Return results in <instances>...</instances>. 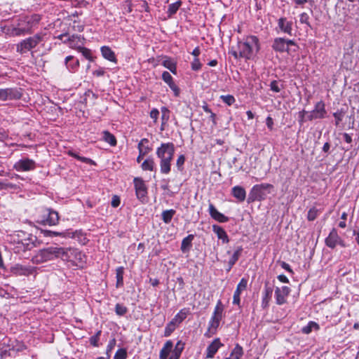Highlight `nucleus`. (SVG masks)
Wrapping results in <instances>:
<instances>
[{
	"label": "nucleus",
	"mask_w": 359,
	"mask_h": 359,
	"mask_svg": "<svg viewBox=\"0 0 359 359\" xmlns=\"http://www.w3.org/2000/svg\"><path fill=\"white\" fill-rule=\"evenodd\" d=\"M74 251L72 248L50 246L39 250L32 257V262L39 264L57 258L67 261L70 258L69 254H72Z\"/></svg>",
	"instance_id": "nucleus-1"
},
{
	"label": "nucleus",
	"mask_w": 359,
	"mask_h": 359,
	"mask_svg": "<svg viewBox=\"0 0 359 359\" xmlns=\"http://www.w3.org/2000/svg\"><path fill=\"white\" fill-rule=\"evenodd\" d=\"M174 154L175 146L172 142L162 143L156 149V154L160 160V170L162 174L168 175L170 173Z\"/></svg>",
	"instance_id": "nucleus-2"
},
{
	"label": "nucleus",
	"mask_w": 359,
	"mask_h": 359,
	"mask_svg": "<svg viewBox=\"0 0 359 359\" xmlns=\"http://www.w3.org/2000/svg\"><path fill=\"white\" fill-rule=\"evenodd\" d=\"M41 20V15L38 14L25 16L21 18L17 26L12 29L11 34L15 36L30 34L37 27Z\"/></svg>",
	"instance_id": "nucleus-3"
},
{
	"label": "nucleus",
	"mask_w": 359,
	"mask_h": 359,
	"mask_svg": "<svg viewBox=\"0 0 359 359\" xmlns=\"http://www.w3.org/2000/svg\"><path fill=\"white\" fill-rule=\"evenodd\" d=\"M238 48L241 57L250 60L259 50V39L256 36H248L243 41H238Z\"/></svg>",
	"instance_id": "nucleus-4"
},
{
	"label": "nucleus",
	"mask_w": 359,
	"mask_h": 359,
	"mask_svg": "<svg viewBox=\"0 0 359 359\" xmlns=\"http://www.w3.org/2000/svg\"><path fill=\"white\" fill-rule=\"evenodd\" d=\"M45 34L37 33L32 36H29L22 40L16 46V50L21 55L27 53L36 48L41 41L43 40Z\"/></svg>",
	"instance_id": "nucleus-5"
},
{
	"label": "nucleus",
	"mask_w": 359,
	"mask_h": 359,
	"mask_svg": "<svg viewBox=\"0 0 359 359\" xmlns=\"http://www.w3.org/2000/svg\"><path fill=\"white\" fill-rule=\"evenodd\" d=\"M272 48L276 52H287L289 53L291 50L296 52L298 49V46L293 40L286 39L283 37H277L273 40Z\"/></svg>",
	"instance_id": "nucleus-6"
},
{
	"label": "nucleus",
	"mask_w": 359,
	"mask_h": 359,
	"mask_svg": "<svg viewBox=\"0 0 359 359\" xmlns=\"http://www.w3.org/2000/svg\"><path fill=\"white\" fill-rule=\"evenodd\" d=\"M301 114H302L301 116V119L299 120L300 122H302L304 121V114H308L307 119L309 121H313L314 119H321L325 118L327 111L325 109V103L323 101L318 102L314 107V109L308 112L305 110H303Z\"/></svg>",
	"instance_id": "nucleus-7"
},
{
	"label": "nucleus",
	"mask_w": 359,
	"mask_h": 359,
	"mask_svg": "<svg viewBox=\"0 0 359 359\" xmlns=\"http://www.w3.org/2000/svg\"><path fill=\"white\" fill-rule=\"evenodd\" d=\"M22 93L20 88H8L0 89V100L2 101L19 100Z\"/></svg>",
	"instance_id": "nucleus-8"
},
{
	"label": "nucleus",
	"mask_w": 359,
	"mask_h": 359,
	"mask_svg": "<svg viewBox=\"0 0 359 359\" xmlns=\"http://www.w3.org/2000/svg\"><path fill=\"white\" fill-rule=\"evenodd\" d=\"M36 168V162L28 158L20 159L13 165V168L18 172H27L35 170Z\"/></svg>",
	"instance_id": "nucleus-9"
},
{
	"label": "nucleus",
	"mask_w": 359,
	"mask_h": 359,
	"mask_svg": "<svg viewBox=\"0 0 359 359\" xmlns=\"http://www.w3.org/2000/svg\"><path fill=\"white\" fill-rule=\"evenodd\" d=\"M290 291V287L287 286L276 287L275 289L276 303L278 305H283L285 304Z\"/></svg>",
	"instance_id": "nucleus-10"
},
{
	"label": "nucleus",
	"mask_w": 359,
	"mask_h": 359,
	"mask_svg": "<svg viewBox=\"0 0 359 359\" xmlns=\"http://www.w3.org/2000/svg\"><path fill=\"white\" fill-rule=\"evenodd\" d=\"M133 182L137 198L143 201L147 194V189L144 182L140 177H135Z\"/></svg>",
	"instance_id": "nucleus-11"
},
{
	"label": "nucleus",
	"mask_w": 359,
	"mask_h": 359,
	"mask_svg": "<svg viewBox=\"0 0 359 359\" xmlns=\"http://www.w3.org/2000/svg\"><path fill=\"white\" fill-rule=\"evenodd\" d=\"M59 221V215L57 212L48 209L43 215L41 222L44 225L53 226L56 225Z\"/></svg>",
	"instance_id": "nucleus-12"
},
{
	"label": "nucleus",
	"mask_w": 359,
	"mask_h": 359,
	"mask_svg": "<svg viewBox=\"0 0 359 359\" xmlns=\"http://www.w3.org/2000/svg\"><path fill=\"white\" fill-rule=\"evenodd\" d=\"M11 271L15 276H27L33 273L34 269L32 266H27L18 264L11 268Z\"/></svg>",
	"instance_id": "nucleus-13"
},
{
	"label": "nucleus",
	"mask_w": 359,
	"mask_h": 359,
	"mask_svg": "<svg viewBox=\"0 0 359 359\" xmlns=\"http://www.w3.org/2000/svg\"><path fill=\"white\" fill-rule=\"evenodd\" d=\"M265 196L266 194L261 191L259 187L255 185L250 191L248 202L251 203L255 201H262L265 198Z\"/></svg>",
	"instance_id": "nucleus-14"
},
{
	"label": "nucleus",
	"mask_w": 359,
	"mask_h": 359,
	"mask_svg": "<svg viewBox=\"0 0 359 359\" xmlns=\"http://www.w3.org/2000/svg\"><path fill=\"white\" fill-rule=\"evenodd\" d=\"M36 236L29 235L27 238H25L20 242H18V246H17V248L22 249L23 251L31 250L32 248L36 247Z\"/></svg>",
	"instance_id": "nucleus-15"
},
{
	"label": "nucleus",
	"mask_w": 359,
	"mask_h": 359,
	"mask_svg": "<svg viewBox=\"0 0 359 359\" xmlns=\"http://www.w3.org/2000/svg\"><path fill=\"white\" fill-rule=\"evenodd\" d=\"M248 285V280L245 278H242L239 283L237 285V287L234 292L233 297V304L239 305L241 302L240 295L242 291L245 290L247 288Z\"/></svg>",
	"instance_id": "nucleus-16"
},
{
	"label": "nucleus",
	"mask_w": 359,
	"mask_h": 359,
	"mask_svg": "<svg viewBox=\"0 0 359 359\" xmlns=\"http://www.w3.org/2000/svg\"><path fill=\"white\" fill-rule=\"evenodd\" d=\"M208 212L210 217L219 222H227L229 217L219 212L212 203L209 204Z\"/></svg>",
	"instance_id": "nucleus-17"
},
{
	"label": "nucleus",
	"mask_w": 359,
	"mask_h": 359,
	"mask_svg": "<svg viewBox=\"0 0 359 359\" xmlns=\"http://www.w3.org/2000/svg\"><path fill=\"white\" fill-rule=\"evenodd\" d=\"M339 238V236L337 233V230L335 228H333L325 240V245L331 249L335 248L337 245V241Z\"/></svg>",
	"instance_id": "nucleus-18"
},
{
	"label": "nucleus",
	"mask_w": 359,
	"mask_h": 359,
	"mask_svg": "<svg viewBox=\"0 0 359 359\" xmlns=\"http://www.w3.org/2000/svg\"><path fill=\"white\" fill-rule=\"evenodd\" d=\"M278 26L283 33L292 35V22L288 21L286 18H280L278 20Z\"/></svg>",
	"instance_id": "nucleus-19"
},
{
	"label": "nucleus",
	"mask_w": 359,
	"mask_h": 359,
	"mask_svg": "<svg viewBox=\"0 0 359 359\" xmlns=\"http://www.w3.org/2000/svg\"><path fill=\"white\" fill-rule=\"evenodd\" d=\"M84 41V37L81 35L72 34L68 36L69 48L75 50H77L81 45H83Z\"/></svg>",
	"instance_id": "nucleus-20"
},
{
	"label": "nucleus",
	"mask_w": 359,
	"mask_h": 359,
	"mask_svg": "<svg viewBox=\"0 0 359 359\" xmlns=\"http://www.w3.org/2000/svg\"><path fill=\"white\" fill-rule=\"evenodd\" d=\"M222 346L219 338L213 340V341L207 347L206 358H212L215 356L219 348Z\"/></svg>",
	"instance_id": "nucleus-21"
},
{
	"label": "nucleus",
	"mask_w": 359,
	"mask_h": 359,
	"mask_svg": "<svg viewBox=\"0 0 359 359\" xmlns=\"http://www.w3.org/2000/svg\"><path fill=\"white\" fill-rule=\"evenodd\" d=\"M222 319L211 317L209 323L208 328L207 332L205 333V336L207 337H210L213 334H215L217 332V327L219 325L220 321Z\"/></svg>",
	"instance_id": "nucleus-22"
},
{
	"label": "nucleus",
	"mask_w": 359,
	"mask_h": 359,
	"mask_svg": "<svg viewBox=\"0 0 359 359\" xmlns=\"http://www.w3.org/2000/svg\"><path fill=\"white\" fill-rule=\"evenodd\" d=\"M273 293V287L269 286L268 283L264 285L263 291V297L262 300V306L265 309L269 306V302L271 300Z\"/></svg>",
	"instance_id": "nucleus-23"
},
{
	"label": "nucleus",
	"mask_w": 359,
	"mask_h": 359,
	"mask_svg": "<svg viewBox=\"0 0 359 359\" xmlns=\"http://www.w3.org/2000/svg\"><path fill=\"white\" fill-rule=\"evenodd\" d=\"M162 79L166 83L172 90L175 92L176 96L179 94V88L173 81V79L168 72H163L162 74Z\"/></svg>",
	"instance_id": "nucleus-24"
},
{
	"label": "nucleus",
	"mask_w": 359,
	"mask_h": 359,
	"mask_svg": "<svg viewBox=\"0 0 359 359\" xmlns=\"http://www.w3.org/2000/svg\"><path fill=\"white\" fill-rule=\"evenodd\" d=\"M100 51H101L102 57L104 59H106L110 62L117 63V59L116 57L115 53L111 50V48H109V46H104L101 47Z\"/></svg>",
	"instance_id": "nucleus-25"
},
{
	"label": "nucleus",
	"mask_w": 359,
	"mask_h": 359,
	"mask_svg": "<svg viewBox=\"0 0 359 359\" xmlns=\"http://www.w3.org/2000/svg\"><path fill=\"white\" fill-rule=\"evenodd\" d=\"M212 231L217 234V238L222 240L223 243H228L229 242V236L222 226L214 224L212 226Z\"/></svg>",
	"instance_id": "nucleus-26"
},
{
	"label": "nucleus",
	"mask_w": 359,
	"mask_h": 359,
	"mask_svg": "<svg viewBox=\"0 0 359 359\" xmlns=\"http://www.w3.org/2000/svg\"><path fill=\"white\" fill-rule=\"evenodd\" d=\"M231 194L238 201L243 202L246 198V191L245 189L241 186H235L231 189Z\"/></svg>",
	"instance_id": "nucleus-27"
},
{
	"label": "nucleus",
	"mask_w": 359,
	"mask_h": 359,
	"mask_svg": "<svg viewBox=\"0 0 359 359\" xmlns=\"http://www.w3.org/2000/svg\"><path fill=\"white\" fill-rule=\"evenodd\" d=\"M65 65L69 71L76 72L79 67V61L75 59L74 56L69 55L65 60Z\"/></svg>",
	"instance_id": "nucleus-28"
},
{
	"label": "nucleus",
	"mask_w": 359,
	"mask_h": 359,
	"mask_svg": "<svg viewBox=\"0 0 359 359\" xmlns=\"http://www.w3.org/2000/svg\"><path fill=\"white\" fill-rule=\"evenodd\" d=\"M194 238V235L189 234L184 238H183L182 243H181V250L182 252H189L191 246H192V241Z\"/></svg>",
	"instance_id": "nucleus-29"
},
{
	"label": "nucleus",
	"mask_w": 359,
	"mask_h": 359,
	"mask_svg": "<svg viewBox=\"0 0 359 359\" xmlns=\"http://www.w3.org/2000/svg\"><path fill=\"white\" fill-rule=\"evenodd\" d=\"M173 344L170 340L167 341L163 347L160 351L159 358L160 359H167L170 353L172 351Z\"/></svg>",
	"instance_id": "nucleus-30"
},
{
	"label": "nucleus",
	"mask_w": 359,
	"mask_h": 359,
	"mask_svg": "<svg viewBox=\"0 0 359 359\" xmlns=\"http://www.w3.org/2000/svg\"><path fill=\"white\" fill-rule=\"evenodd\" d=\"M184 344L182 343L181 341H179L176 344L174 350L172 351V354L170 356L169 359H179L184 349Z\"/></svg>",
	"instance_id": "nucleus-31"
},
{
	"label": "nucleus",
	"mask_w": 359,
	"mask_h": 359,
	"mask_svg": "<svg viewBox=\"0 0 359 359\" xmlns=\"http://www.w3.org/2000/svg\"><path fill=\"white\" fill-rule=\"evenodd\" d=\"M243 355V348L237 344L233 349L231 351L229 357L225 359H241Z\"/></svg>",
	"instance_id": "nucleus-32"
},
{
	"label": "nucleus",
	"mask_w": 359,
	"mask_h": 359,
	"mask_svg": "<svg viewBox=\"0 0 359 359\" xmlns=\"http://www.w3.org/2000/svg\"><path fill=\"white\" fill-rule=\"evenodd\" d=\"M243 248L242 246H238L233 253L232 256L229 259L228 262V265H230V268H232L234 264L236 263V262L238 260L239 257H241L242 252H243Z\"/></svg>",
	"instance_id": "nucleus-33"
},
{
	"label": "nucleus",
	"mask_w": 359,
	"mask_h": 359,
	"mask_svg": "<svg viewBox=\"0 0 359 359\" xmlns=\"http://www.w3.org/2000/svg\"><path fill=\"white\" fill-rule=\"evenodd\" d=\"M189 313V309H182L175 316L172 320L177 324H180L187 317Z\"/></svg>",
	"instance_id": "nucleus-34"
},
{
	"label": "nucleus",
	"mask_w": 359,
	"mask_h": 359,
	"mask_svg": "<svg viewBox=\"0 0 359 359\" xmlns=\"http://www.w3.org/2000/svg\"><path fill=\"white\" fill-rule=\"evenodd\" d=\"M224 311V305L219 299L217 301L215 308L214 309L212 317L222 319Z\"/></svg>",
	"instance_id": "nucleus-35"
},
{
	"label": "nucleus",
	"mask_w": 359,
	"mask_h": 359,
	"mask_svg": "<svg viewBox=\"0 0 359 359\" xmlns=\"http://www.w3.org/2000/svg\"><path fill=\"white\" fill-rule=\"evenodd\" d=\"M176 213V211L173 209L170 210H166L163 211L161 214V218L164 223L169 224L175 214Z\"/></svg>",
	"instance_id": "nucleus-36"
},
{
	"label": "nucleus",
	"mask_w": 359,
	"mask_h": 359,
	"mask_svg": "<svg viewBox=\"0 0 359 359\" xmlns=\"http://www.w3.org/2000/svg\"><path fill=\"white\" fill-rule=\"evenodd\" d=\"M182 1L178 0L176 2L171 4L168 6L167 13L168 17H171L175 15L177 11L179 10L180 7L182 6Z\"/></svg>",
	"instance_id": "nucleus-37"
},
{
	"label": "nucleus",
	"mask_w": 359,
	"mask_h": 359,
	"mask_svg": "<svg viewBox=\"0 0 359 359\" xmlns=\"http://www.w3.org/2000/svg\"><path fill=\"white\" fill-rule=\"evenodd\" d=\"M142 170L153 171L155 168V163L154 158L149 157L144 161L141 165Z\"/></svg>",
	"instance_id": "nucleus-38"
},
{
	"label": "nucleus",
	"mask_w": 359,
	"mask_h": 359,
	"mask_svg": "<svg viewBox=\"0 0 359 359\" xmlns=\"http://www.w3.org/2000/svg\"><path fill=\"white\" fill-rule=\"evenodd\" d=\"M123 268L118 267L116 270V287H120L123 285Z\"/></svg>",
	"instance_id": "nucleus-39"
},
{
	"label": "nucleus",
	"mask_w": 359,
	"mask_h": 359,
	"mask_svg": "<svg viewBox=\"0 0 359 359\" xmlns=\"http://www.w3.org/2000/svg\"><path fill=\"white\" fill-rule=\"evenodd\" d=\"M103 139L106 142L109 143L111 146L116 145L117 142L115 136L107 130H104L103 132Z\"/></svg>",
	"instance_id": "nucleus-40"
},
{
	"label": "nucleus",
	"mask_w": 359,
	"mask_h": 359,
	"mask_svg": "<svg viewBox=\"0 0 359 359\" xmlns=\"http://www.w3.org/2000/svg\"><path fill=\"white\" fill-rule=\"evenodd\" d=\"M162 65L163 67L169 69L172 74H177L176 64L170 59H166L163 61Z\"/></svg>",
	"instance_id": "nucleus-41"
},
{
	"label": "nucleus",
	"mask_w": 359,
	"mask_h": 359,
	"mask_svg": "<svg viewBox=\"0 0 359 359\" xmlns=\"http://www.w3.org/2000/svg\"><path fill=\"white\" fill-rule=\"evenodd\" d=\"M68 154L83 163H88V164H95L94 161L92 159L86 158V157L81 156L74 151H69Z\"/></svg>",
	"instance_id": "nucleus-42"
},
{
	"label": "nucleus",
	"mask_w": 359,
	"mask_h": 359,
	"mask_svg": "<svg viewBox=\"0 0 359 359\" xmlns=\"http://www.w3.org/2000/svg\"><path fill=\"white\" fill-rule=\"evenodd\" d=\"M76 50L81 53L82 55L89 61H93V57L92 56V53L90 49L85 48L81 45Z\"/></svg>",
	"instance_id": "nucleus-43"
},
{
	"label": "nucleus",
	"mask_w": 359,
	"mask_h": 359,
	"mask_svg": "<svg viewBox=\"0 0 359 359\" xmlns=\"http://www.w3.org/2000/svg\"><path fill=\"white\" fill-rule=\"evenodd\" d=\"M176 323H175L172 320L167 324L165 327L164 336L169 337L174 332L176 327Z\"/></svg>",
	"instance_id": "nucleus-44"
},
{
	"label": "nucleus",
	"mask_w": 359,
	"mask_h": 359,
	"mask_svg": "<svg viewBox=\"0 0 359 359\" xmlns=\"http://www.w3.org/2000/svg\"><path fill=\"white\" fill-rule=\"evenodd\" d=\"M320 211L315 207L311 208L307 214V219L309 221L315 220L318 216Z\"/></svg>",
	"instance_id": "nucleus-45"
},
{
	"label": "nucleus",
	"mask_w": 359,
	"mask_h": 359,
	"mask_svg": "<svg viewBox=\"0 0 359 359\" xmlns=\"http://www.w3.org/2000/svg\"><path fill=\"white\" fill-rule=\"evenodd\" d=\"M313 327L318 329L319 327L316 323L313 321H310L307 325L302 327V331L304 334H309L310 332H311Z\"/></svg>",
	"instance_id": "nucleus-46"
},
{
	"label": "nucleus",
	"mask_w": 359,
	"mask_h": 359,
	"mask_svg": "<svg viewBox=\"0 0 359 359\" xmlns=\"http://www.w3.org/2000/svg\"><path fill=\"white\" fill-rule=\"evenodd\" d=\"M345 114V111L343 109L340 110H337L336 112L333 114V116L335 118V125L339 126V123L342 121L344 116Z\"/></svg>",
	"instance_id": "nucleus-47"
},
{
	"label": "nucleus",
	"mask_w": 359,
	"mask_h": 359,
	"mask_svg": "<svg viewBox=\"0 0 359 359\" xmlns=\"http://www.w3.org/2000/svg\"><path fill=\"white\" fill-rule=\"evenodd\" d=\"M115 312L118 316H124L128 312V309L123 304H116L115 306Z\"/></svg>",
	"instance_id": "nucleus-48"
},
{
	"label": "nucleus",
	"mask_w": 359,
	"mask_h": 359,
	"mask_svg": "<svg viewBox=\"0 0 359 359\" xmlns=\"http://www.w3.org/2000/svg\"><path fill=\"white\" fill-rule=\"evenodd\" d=\"M72 28L73 31H74V32H82L84 29V24L81 23L80 21L74 20Z\"/></svg>",
	"instance_id": "nucleus-49"
},
{
	"label": "nucleus",
	"mask_w": 359,
	"mask_h": 359,
	"mask_svg": "<svg viewBox=\"0 0 359 359\" xmlns=\"http://www.w3.org/2000/svg\"><path fill=\"white\" fill-rule=\"evenodd\" d=\"M127 351L125 348H119L116 351L114 359H126Z\"/></svg>",
	"instance_id": "nucleus-50"
},
{
	"label": "nucleus",
	"mask_w": 359,
	"mask_h": 359,
	"mask_svg": "<svg viewBox=\"0 0 359 359\" xmlns=\"http://www.w3.org/2000/svg\"><path fill=\"white\" fill-rule=\"evenodd\" d=\"M220 99L229 106L233 104L236 101L234 97L231 95H221Z\"/></svg>",
	"instance_id": "nucleus-51"
},
{
	"label": "nucleus",
	"mask_w": 359,
	"mask_h": 359,
	"mask_svg": "<svg viewBox=\"0 0 359 359\" xmlns=\"http://www.w3.org/2000/svg\"><path fill=\"white\" fill-rule=\"evenodd\" d=\"M161 113H162V116H161V119H162V126L164 125L169 119V114H170V111L169 109L165 107H161Z\"/></svg>",
	"instance_id": "nucleus-52"
},
{
	"label": "nucleus",
	"mask_w": 359,
	"mask_h": 359,
	"mask_svg": "<svg viewBox=\"0 0 359 359\" xmlns=\"http://www.w3.org/2000/svg\"><path fill=\"white\" fill-rule=\"evenodd\" d=\"M101 334V331L99 330L96 332V334L93 336H92L90 338V343L92 346H95V347H97L99 346V344H98V341L100 340V336Z\"/></svg>",
	"instance_id": "nucleus-53"
},
{
	"label": "nucleus",
	"mask_w": 359,
	"mask_h": 359,
	"mask_svg": "<svg viewBox=\"0 0 359 359\" xmlns=\"http://www.w3.org/2000/svg\"><path fill=\"white\" fill-rule=\"evenodd\" d=\"M184 162H185L184 155H183V154L180 155L176 161V166L179 171L183 170Z\"/></svg>",
	"instance_id": "nucleus-54"
},
{
	"label": "nucleus",
	"mask_w": 359,
	"mask_h": 359,
	"mask_svg": "<svg viewBox=\"0 0 359 359\" xmlns=\"http://www.w3.org/2000/svg\"><path fill=\"white\" fill-rule=\"evenodd\" d=\"M309 20V15L306 13H302L299 15V22L302 24H305L308 27H311V25Z\"/></svg>",
	"instance_id": "nucleus-55"
},
{
	"label": "nucleus",
	"mask_w": 359,
	"mask_h": 359,
	"mask_svg": "<svg viewBox=\"0 0 359 359\" xmlns=\"http://www.w3.org/2000/svg\"><path fill=\"white\" fill-rule=\"evenodd\" d=\"M137 148L139 150V153H140L141 155H147L151 150V148L149 147L148 145L140 146V144H138Z\"/></svg>",
	"instance_id": "nucleus-56"
},
{
	"label": "nucleus",
	"mask_w": 359,
	"mask_h": 359,
	"mask_svg": "<svg viewBox=\"0 0 359 359\" xmlns=\"http://www.w3.org/2000/svg\"><path fill=\"white\" fill-rule=\"evenodd\" d=\"M201 63L198 57H195L193 62L191 63V69L194 71H198L201 68Z\"/></svg>",
	"instance_id": "nucleus-57"
},
{
	"label": "nucleus",
	"mask_w": 359,
	"mask_h": 359,
	"mask_svg": "<svg viewBox=\"0 0 359 359\" xmlns=\"http://www.w3.org/2000/svg\"><path fill=\"white\" fill-rule=\"evenodd\" d=\"M16 185L6 181H1L0 180V189H15Z\"/></svg>",
	"instance_id": "nucleus-58"
},
{
	"label": "nucleus",
	"mask_w": 359,
	"mask_h": 359,
	"mask_svg": "<svg viewBox=\"0 0 359 359\" xmlns=\"http://www.w3.org/2000/svg\"><path fill=\"white\" fill-rule=\"evenodd\" d=\"M270 88L272 91L279 93L281 90V88L278 85V82L273 80L270 83Z\"/></svg>",
	"instance_id": "nucleus-59"
},
{
	"label": "nucleus",
	"mask_w": 359,
	"mask_h": 359,
	"mask_svg": "<svg viewBox=\"0 0 359 359\" xmlns=\"http://www.w3.org/2000/svg\"><path fill=\"white\" fill-rule=\"evenodd\" d=\"M257 185L259 187V189L262 192H264L265 190H268V193H271V189L273 188V186L271 184H261Z\"/></svg>",
	"instance_id": "nucleus-60"
},
{
	"label": "nucleus",
	"mask_w": 359,
	"mask_h": 359,
	"mask_svg": "<svg viewBox=\"0 0 359 359\" xmlns=\"http://www.w3.org/2000/svg\"><path fill=\"white\" fill-rule=\"evenodd\" d=\"M159 116V111L154 108L150 111V117L154 119V122H156Z\"/></svg>",
	"instance_id": "nucleus-61"
},
{
	"label": "nucleus",
	"mask_w": 359,
	"mask_h": 359,
	"mask_svg": "<svg viewBox=\"0 0 359 359\" xmlns=\"http://www.w3.org/2000/svg\"><path fill=\"white\" fill-rule=\"evenodd\" d=\"M121 201L118 196H114L111 202V206L117 208L120 205Z\"/></svg>",
	"instance_id": "nucleus-62"
},
{
	"label": "nucleus",
	"mask_w": 359,
	"mask_h": 359,
	"mask_svg": "<svg viewBox=\"0 0 359 359\" xmlns=\"http://www.w3.org/2000/svg\"><path fill=\"white\" fill-rule=\"evenodd\" d=\"M280 266L283 269L286 270L287 271H288V272H290L291 273H293L292 269H291L290 266L287 263H286L285 262H280Z\"/></svg>",
	"instance_id": "nucleus-63"
},
{
	"label": "nucleus",
	"mask_w": 359,
	"mask_h": 359,
	"mask_svg": "<svg viewBox=\"0 0 359 359\" xmlns=\"http://www.w3.org/2000/svg\"><path fill=\"white\" fill-rule=\"evenodd\" d=\"M104 73H105L104 69L102 67H100L99 69H97L93 72V75H95L96 76H102L104 74Z\"/></svg>",
	"instance_id": "nucleus-64"
}]
</instances>
